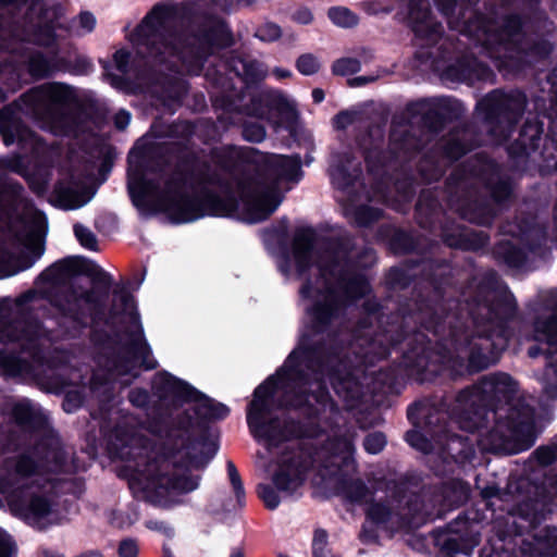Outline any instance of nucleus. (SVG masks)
<instances>
[{"label":"nucleus","instance_id":"obj_37","mask_svg":"<svg viewBox=\"0 0 557 557\" xmlns=\"http://www.w3.org/2000/svg\"><path fill=\"white\" fill-rule=\"evenodd\" d=\"M359 62L355 59L346 58L336 61L333 65V72L338 75H347L359 70Z\"/></svg>","mask_w":557,"mask_h":557},{"label":"nucleus","instance_id":"obj_20","mask_svg":"<svg viewBox=\"0 0 557 557\" xmlns=\"http://www.w3.org/2000/svg\"><path fill=\"white\" fill-rule=\"evenodd\" d=\"M92 304L94 293L81 287L70 288L58 301L60 309L74 319H77L78 314L90 308Z\"/></svg>","mask_w":557,"mask_h":557},{"label":"nucleus","instance_id":"obj_24","mask_svg":"<svg viewBox=\"0 0 557 557\" xmlns=\"http://www.w3.org/2000/svg\"><path fill=\"white\" fill-rule=\"evenodd\" d=\"M508 437L519 442L520 437H523L522 443L519 446V450L529 448L534 443V421L532 418L512 421L509 425Z\"/></svg>","mask_w":557,"mask_h":557},{"label":"nucleus","instance_id":"obj_2","mask_svg":"<svg viewBox=\"0 0 557 557\" xmlns=\"http://www.w3.org/2000/svg\"><path fill=\"white\" fill-rule=\"evenodd\" d=\"M307 334L301 335L299 346L288 356L275 377L268 379L257 387L248 411L247 423L252 435L263 443L270 454H275L281 445L300 436L301 430L295 423L272 420L263 423L270 412L273 399H280V407H301L304 403L326 407L329 397L321 382L324 363L320 352L307 345Z\"/></svg>","mask_w":557,"mask_h":557},{"label":"nucleus","instance_id":"obj_40","mask_svg":"<svg viewBox=\"0 0 557 557\" xmlns=\"http://www.w3.org/2000/svg\"><path fill=\"white\" fill-rule=\"evenodd\" d=\"M15 132H16V134H13L9 129H5L3 132V141H4L5 145H11V144H13L15 141H18V143L20 141H25L28 137H32L30 132H28L27 129H25L21 125H16Z\"/></svg>","mask_w":557,"mask_h":557},{"label":"nucleus","instance_id":"obj_59","mask_svg":"<svg viewBox=\"0 0 557 557\" xmlns=\"http://www.w3.org/2000/svg\"><path fill=\"white\" fill-rule=\"evenodd\" d=\"M280 268H281V271L284 272L286 275L290 274L292 270L288 267L281 264Z\"/></svg>","mask_w":557,"mask_h":557},{"label":"nucleus","instance_id":"obj_21","mask_svg":"<svg viewBox=\"0 0 557 557\" xmlns=\"http://www.w3.org/2000/svg\"><path fill=\"white\" fill-rule=\"evenodd\" d=\"M444 437L448 441L447 450L449 453L453 449L450 447L453 444L460 445L459 437L457 436L448 438L447 435L445 434ZM406 440L410 446L424 454L436 453L440 456H444V454L446 453V447L443 444L442 435L433 436V442L431 443L428 438H425V436L420 431L411 430L407 433Z\"/></svg>","mask_w":557,"mask_h":557},{"label":"nucleus","instance_id":"obj_12","mask_svg":"<svg viewBox=\"0 0 557 557\" xmlns=\"http://www.w3.org/2000/svg\"><path fill=\"white\" fill-rule=\"evenodd\" d=\"M548 319H537L534 326V338L549 346V364L545 370L542 383L548 398L557 397V290L548 293L545 305Z\"/></svg>","mask_w":557,"mask_h":557},{"label":"nucleus","instance_id":"obj_50","mask_svg":"<svg viewBox=\"0 0 557 557\" xmlns=\"http://www.w3.org/2000/svg\"><path fill=\"white\" fill-rule=\"evenodd\" d=\"M374 81H375V77H373V76H359V77L350 79L349 84L351 86H360V85L368 84V83H371Z\"/></svg>","mask_w":557,"mask_h":557},{"label":"nucleus","instance_id":"obj_34","mask_svg":"<svg viewBox=\"0 0 557 557\" xmlns=\"http://www.w3.org/2000/svg\"><path fill=\"white\" fill-rule=\"evenodd\" d=\"M281 36V29L273 23H264L256 30V37L262 41H274Z\"/></svg>","mask_w":557,"mask_h":557},{"label":"nucleus","instance_id":"obj_26","mask_svg":"<svg viewBox=\"0 0 557 557\" xmlns=\"http://www.w3.org/2000/svg\"><path fill=\"white\" fill-rule=\"evenodd\" d=\"M330 380L336 394L347 400V403H349L350 398L352 399L356 395H358L356 383L350 376L341 379L335 374H331ZM348 406L351 407L352 404H348Z\"/></svg>","mask_w":557,"mask_h":557},{"label":"nucleus","instance_id":"obj_14","mask_svg":"<svg viewBox=\"0 0 557 557\" xmlns=\"http://www.w3.org/2000/svg\"><path fill=\"white\" fill-rule=\"evenodd\" d=\"M164 395H172L181 400L195 401L196 411L200 417L207 419H223L228 414V408L206 397L186 382L178 380L170 374H163L159 377Z\"/></svg>","mask_w":557,"mask_h":557},{"label":"nucleus","instance_id":"obj_8","mask_svg":"<svg viewBox=\"0 0 557 557\" xmlns=\"http://www.w3.org/2000/svg\"><path fill=\"white\" fill-rule=\"evenodd\" d=\"M65 7L57 0H37V47L45 46L48 51L42 54L37 50V78L49 75L59 67L55 42L67 32L85 35L94 30L96 18L89 12H82L67 28Z\"/></svg>","mask_w":557,"mask_h":557},{"label":"nucleus","instance_id":"obj_64","mask_svg":"<svg viewBox=\"0 0 557 557\" xmlns=\"http://www.w3.org/2000/svg\"><path fill=\"white\" fill-rule=\"evenodd\" d=\"M554 219H555V223H556V227H557V205H556V209H555V213H554Z\"/></svg>","mask_w":557,"mask_h":557},{"label":"nucleus","instance_id":"obj_32","mask_svg":"<svg viewBox=\"0 0 557 557\" xmlns=\"http://www.w3.org/2000/svg\"><path fill=\"white\" fill-rule=\"evenodd\" d=\"M345 493L354 502H367L368 498V490L361 481L350 482L345 487Z\"/></svg>","mask_w":557,"mask_h":557},{"label":"nucleus","instance_id":"obj_45","mask_svg":"<svg viewBox=\"0 0 557 557\" xmlns=\"http://www.w3.org/2000/svg\"><path fill=\"white\" fill-rule=\"evenodd\" d=\"M354 121V115L349 112H342L334 119V125L336 128H345Z\"/></svg>","mask_w":557,"mask_h":557},{"label":"nucleus","instance_id":"obj_53","mask_svg":"<svg viewBox=\"0 0 557 557\" xmlns=\"http://www.w3.org/2000/svg\"><path fill=\"white\" fill-rule=\"evenodd\" d=\"M312 98H313L314 102H317V103L321 102L324 99L323 90L319 89V88L314 89L312 91Z\"/></svg>","mask_w":557,"mask_h":557},{"label":"nucleus","instance_id":"obj_39","mask_svg":"<svg viewBox=\"0 0 557 557\" xmlns=\"http://www.w3.org/2000/svg\"><path fill=\"white\" fill-rule=\"evenodd\" d=\"M258 494L264 502L265 506L270 509H274L278 506L280 499L276 492L269 485H259Z\"/></svg>","mask_w":557,"mask_h":557},{"label":"nucleus","instance_id":"obj_51","mask_svg":"<svg viewBox=\"0 0 557 557\" xmlns=\"http://www.w3.org/2000/svg\"><path fill=\"white\" fill-rule=\"evenodd\" d=\"M36 419H37V437H38L41 432L46 431V419L38 411H37Z\"/></svg>","mask_w":557,"mask_h":557},{"label":"nucleus","instance_id":"obj_57","mask_svg":"<svg viewBox=\"0 0 557 557\" xmlns=\"http://www.w3.org/2000/svg\"><path fill=\"white\" fill-rule=\"evenodd\" d=\"M11 273L7 271L1 264H0V278L9 276Z\"/></svg>","mask_w":557,"mask_h":557},{"label":"nucleus","instance_id":"obj_60","mask_svg":"<svg viewBox=\"0 0 557 557\" xmlns=\"http://www.w3.org/2000/svg\"><path fill=\"white\" fill-rule=\"evenodd\" d=\"M36 190H37V196H39V195H41L44 193V187L39 184L38 181H37Z\"/></svg>","mask_w":557,"mask_h":557},{"label":"nucleus","instance_id":"obj_31","mask_svg":"<svg viewBox=\"0 0 557 557\" xmlns=\"http://www.w3.org/2000/svg\"><path fill=\"white\" fill-rule=\"evenodd\" d=\"M244 76L247 81L256 82L259 79H262L267 75V70L264 66L257 62V61H250L247 63H244Z\"/></svg>","mask_w":557,"mask_h":557},{"label":"nucleus","instance_id":"obj_28","mask_svg":"<svg viewBox=\"0 0 557 557\" xmlns=\"http://www.w3.org/2000/svg\"><path fill=\"white\" fill-rule=\"evenodd\" d=\"M74 234L83 247L89 250H98V242L95 234L82 224L74 225Z\"/></svg>","mask_w":557,"mask_h":557},{"label":"nucleus","instance_id":"obj_43","mask_svg":"<svg viewBox=\"0 0 557 557\" xmlns=\"http://www.w3.org/2000/svg\"><path fill=\"white\" fill-rule=\"evenodd\" d=\"M129 58H131V54L125 50H119L114 53V55H113L114 64L121 73L128 72Z\"/></svg>","mask_w":557,"mask_h":557},{"label":"nucleus","instance_id":"obj_36","mask_svg":"<svg viewBox=\"0 0 557 557\" xmlns=\"http://www.w3.org/2000/svg\"><path fill=\"white\" fill-rule=\"evenodd\" d=\"M386 444L385 436L382 433H371L364 438V449L370 454L380 453Z\"/></svg>","mask_w":557,"mask_h":557},{"label":"nucleus","instance_id":"obj_58","mask_svg":"<svg viewBox=\"0 0 557 557\" xmlns=\"http://www.w3.org/2000/svg\"><path fill=\"white\" fill-rule=\"evenodd\" d=\"M58 271L57 267H52L49 271L41 274V277H47L50 273H54Z\"/></svg>","mask_w":557,"mask_h":557},{"label":"nucleus","instance_id":"obj_6","mask_svg":"<svg viewBox=\"0 0 557 557\" xmlns=\"http://www.w3.org/2000/svg\"><path fill=\"white\" fill-rule=\"evenodd\" d=\"M516 301L513 295L502 287L488 294V300L478 305L473 320L480 333L486 335L474 343L469 366L479 371L494 364L508 342L506 321L513 315Z\"/></svg>","mask_w":557,"mask_h":557},{"label":"nucleus","instance_id":"obj_5","mask_svg":"<svg viewBox=\"0 0 557 557\" xmlns=\"http://www.w3.org/2000/svg\"><path fill=\"white\" fill-rule=\"evenodd\" d=\"M35 292L28 290L11 306L0 301V374L24 377L32 373L35 359Z\"/></svg>","mask_w":557,"mask_h":557},{"label":"nucleus","instance_id":"obj_3","mask_svg":"<svg viewBox=\"0 0 557 557\" xmlns=\"http://www.w3.org/2000/svg\"><path fill=\"white\" fill-rule=\"evenodd\" d=\"M346 252L320 242L312 228H300L294 238L293 265L299 276L318 274L301 287V297L314 332H320L339 311L346 299H356L370 290L364 276L350 272Z\"/></svg>","mask_w":557,"mask_h":557},{"label":"nucleus","instance_id":"obj_25","mask_svg":"<svg viewBox=\"0 0 557 557\" xmlns=\"http://www.w3.org/2000/svg\"><path fill=\"white\" fill-rule=\"evenodd\" d=\"M37 529H44L50 524L57 523L59 518L53 509L50 497H39L37 495Z\"/></svg>","mask_w":557,"mask_h":557},{"label":"nucleus","instance_id":"obj_62","mask_svg":"<svg viewBox=\"0 0 557 557\" xmlns=\"http://www.w3.org/2000/svg\"><path fill=\"white\" fill-rule=\"evenodd\" d=\"M36 468H37V476L39 475V469H42L44 468V465L37 460V465H36Z\"/></svg>","mask_w":557,"mask_h":557},{"label":"nucleus","instance_id":"obj_19","mask_svg":"<svg viewBox=\"0 0 557 557\" xmlns=\"http://www.w3.org/2000/svg\"><path fill=\"white\" fill-rule=\"evenodd\" d=\"M274 101L275 107L269 110L267 116L262 112L260 117L268 120L275 127L282 126L290 131L294 129L298 119L295 103L282 95H278Z\"/></svg>","mask_w":557,"mask_h":557},{"label":"nucleus","instance_id":"obj_22","mask_svg":"<svg viewBox=\"0 0 557 557\" xmlns=\"http://www.w3.org/2000/svg\"><path fill=\"white\" fill-rule=\"evenodd\" d=\"M479 543V533L471 532V534L466 537L453 534L442 543V546L451 557H457L458 555L470 556Z\"/></svg>","mask_w":557,"mask_h":557},{"label":"nucleus","instance_id":"obj_42","mask_svg":"<svg viewBox=\"0 0 557 557\" xmlns=\"http://www.w3.org/2000/svg\"><path fill=\"white\" fill-rule=\"evenodd\" d=\"M138 545L134 540H124L119 546L120 557H137Z\"/></svg>","mask_w":557,"mask_h":557},{"label":"nucleus","instance_id":"obj_56","mask_svg":"<svg viewBox=\"0 0 557 557\" xmlns=\"http://www.w3.org/2000/svg\"><path fill=\"white\" fill-rule=\"evenodd\" d=\"M230 557H244V553L239 548H234L230 555Z\"/></svg>","mask_w":557,"mask_h":557},{"label":"nucleus","instance_id":"obj_7","mask_svg":"<svg viewBox=\"0 0 557 557\" xmlns=\"http://www.w3.org/2000/svg\"><path fill=\"white\" fill-rule=\"evenodd\" d=\"M451 28L466 33L478 44L484 47L488 54L495 59H512L524 52L527 55H545L552 50L547 42L534 46L529 52L525 51V38L521 33V21L518 16H508L499 22L485 21L478 17L475 21L465 22L459 26L458 22L448 20Z\"/></svg>","mask_w":557,"mask_h":557},{"label":"nucleus","instance_id":"obj_4","mask_svg":"<svg viewBox=\"0 0 557 557\" xmlns=\"http://www.w3.org/2000/svg\"><path fill=\"white\" fill-rule=\"evenodd\" d=\"M352 441V433L334 431L326 440H319V443H326L314 456L307 451L312 446L309 443H304L298 448L286 446L272 466L274 484L281 491L293 493L301 486L308 471L313 467H317L323 480L333 476L342 480L352 474L356 470Z\"/></svg>","mask_w":557,"mask_h":557},{"label":"nucleus","instance_id":"obj_54","mask_svg":"<svg viewBox=\"0 0 557 557\" xmlns=\"http://www.w3.org/2000/svg\"><path fill=\"white\" fill-rule=\"evenodd\" d=\"M459 424H460L461 429H465V430L470 431V432L478 428L476 423L470 424L468 422L459 421Z\"/></svg>","mask_w":557,"mask_h":557},{"label":"nucleus","instance_id":"obj_33","mask_svg":"<svg viewBox=\"0 0 557 557\" xmlns=\"http://www.w3.org/2000/svg\"><path fill=\"white\" fill-rule=\"evenodd\" d=\"M37 259L45 251V237L48 231V222L46 216L37 211Z\"/></svg>","mask_w":557,"mask_h":557},{"label":"nucleus","instance_id":"obj_10","mask_svg":"<svg viewBox=\"0 0 557 557\" xmlns=\"http://www.w3.org/2000/svg\"><path fill=\"white\" fill-rule=\"evenodd\" d=\"M221 41L215 42L213 35L203 37L188 36L184 39L173 34V37H166L165 40H157L154 46H136L137 52L152 59L154 62L174 63L170 58H175L182 62L187 72L198 74L202 67L206 57L213 51L215 46H227L230 44L228 35L223 25L219 26Z\"/></svg>","mask_w":557,"mask_h":557},{"label":"nucleus","instance_id":"obj_29","mask_svg":"<svg viewBox=\"0 0 557 557\" xmlns=\"http://www.w3.org/2000/svg\"><path fill=\"white\" fill-rule=\"evenodd\" d=\"M47 446L49 447L46 455L47 459L53 460V470H58L62 465V454L59 446V440L49 431Z\"/></svg>","mask_w":557,"mask_h":557},{"label":"nucleus","instance_id":"obj_16","mask_svg":"<svg viewBox=\"0 0 557 557\" xmlns=\"http://www.w3.org/2000/svg\"><path fill=\"white\" fill-rule=\"evenodd\" d=\"M112 315L119 317L123 323L133 324L138 330L139 334L134 345L135 357L145 369H153L157 362L150 357V347L141 337L134 298L125 292L116 294L113 299Z\"/></svg>","mask_w":557,"mask_h":557},{"label":"nucleus","instance_id":"obj_55","mask_svg":"<svg viewBox=\"0 0 557 557\" xmlns=\"http://www.w3.org/2000/svg\"><path fill=\"white\" fill-rule=\"evenodd\" d=\"M274 74L278 78H285V77H288L290 73L287 70H280V69H277V70L274 71Z\"/></svg>","mask_w":557,"mask_h":557},{"label":"nucleus","instance_id":"obj_18","mask_svg":"<svg viewBox=\"0 0 557 557\" xmlns=\"http://www.w3.org/2000/svg\"><path fill=\"white\" fill-rule=\"evenodd\" d=\"M516 391V383L506 373H497L482 379V381L473 387L472 394L483 397H507Z\"/></svg>","mask_w":557,"mask_h":557},{"label":"nucleus","instance_id":"obj_1","mask_svg":"<svg viewBox=\"0 0 557 557\" xmlns=\"http://www.w3.org/2000/svg\"><path fill=\"white\" fill-rule=\"evenodd\" d=\"M300 159L272 154L264 157V165L257 178L242 187L240 200L230 197L207 196L203 201L184 193L181 178L160 176L157 181L129 174L128 189L138 208L165 212L174 223L193 222L205 215L236 216L257 223L270 216L281 205L283 193L297 182Z\"/></svg>","mask_w":557,"mask_h":557},{"label":"nucleus","instance_id":"obj_41","mask_svg":"<svg viewBox=\"0 0 557 557\" xmlns=\"http://www.w3.org/2000/svg\"><path fill=\"white\" fill-rule=\"evenodd\" d=\"M535 457L541 465H549L557 459V446L541 447L536 449Z\"/></svg>","mask_w":557,"mask_h":557},{"label":"nucleus","instance_id":"obj_17","mask_svg":"<svg viewBox=\"0 0 557 557\" xmlns=\"http://www.w3.org/2000/svg\"><path fill=\"white\" fill-rule=\"evenodd\" d=\"M91 198L92 194L84 187L72 184H59L49 195L48 200L57 208L75 210L85 206Z\"/></svg>","mask_w":557,"mask_h":557},{"label":"nucleus","instance_id":"obj_11","mask_svg":"<svg viewBox=\"0 0 557 557\" xmlns=\"http://www.w3.org/2000/svg\"><path fill=\"white\" fill-rule=\"evenodd\" d=\"M188 468L175 467L169 476L170 463L165 460L153 461L146 466L131 482L133 488L144 493L145 498L152 503H161L172 494L188 493L197 488L198 478L189 473Z\"/></svg>","mask_w":557,"mask_h":557},{"label":"nucleus","instance_id":"obj_46","mask_svg":"<svg viewBox=\"0 0 557 557\" xmlns=\"http://www.w3.org/2000/svg\"><path fill=\"white\" fill-rule=\"evenodd\" d=\"M131 122V114L127 111L121 110L114 116L115 126L119 129H124Z\"/></svg>","mask_w":557,"mask_h":557},{"label":"nucleus","instance_id":"obj_47","mask_svg":"<svg viewBox=\"0 0 557 557\" xmlns=\"http://www.w3.org/2000/svg\"><path fill=\"white\" fill-rule=\"evenodd\" d=\"M129 400L136 406H144L148 400V394L143 391H132Z\"/></svg>","mask_w":557,"mask_h":557},{"label":"nucleus","instance_id":"obj_30","mask_svg":"<svg viewBox=\"0 0 557 557\" xmlns=\"http://www.w3.org/2000/svg\"><path fill=\"white\" fill-rule=\"evenodd\" d=\"M297 69L304 75H312L320 69L319 60L312 54H304L297 60Z\"/></svg>","mask_w":557,"mask_h":557},{"label":"nucleus","instance_id":"obj_9","mask_svg":"<svg viewBox=\"0 0 557 557\" xmlns=\"http://www.w3.org/2000/svg\"><path fill=\"white\" fill-rule=\"evenodd\" d=\"M75 94L72 88L60 83H46L37 86V120H42L41 127L55 135L78 136L91 132L94 122L82 120L71 112Z\"/></svg>","mask_w":557,"mask_h":557},{"label":"nucleus","instance_id":"obj_61","mask_svg":"<svg viewBox=\"0 0 557 557\" xmlns=\"http://www.w3.org/2000/svg\"><path fill=\"white\" fill-rule=\"evenodd\" d=\"M461 153H463V149H460V150H458L457 152L449 151V154H450L451 157H457L458 154H461Z\"/></svg>","mask_w":557,"mask_h":557},{"label":"nucleus","instance_id":"obj_15","mask_svg":"<svg viewBox=\"0 0 557 557\" xmlns=\"http://www.w3.org/2000/svg\"><path fill=\"white\" fill-rule=\"evenodd\" d=\"M367 516L371 522L391 532L419 528L425 521L417 500L398 512L391 511L382 504H372L367 509Z\"/></svg>","mask_w":557,"mask_h":557},{"label":"nucleus","instance_id":"obj_35","mask_svg":"<svg viewBox=\"0 0 557 557\" xmlns=\"http://www.w3.org/2000/svg\"><path fill=\"white\" fill-rule=\"evenodd\" d=\"M243 135L249 141L260 143L265 138V129L258 123H246Z\"/></svg>","mask_w":557,"mask_h":557},{"label":"nucleus","instance_id":"obj_13","mask_svg":"<svg viewBox=\"0 0 557 557\" xmlns=\"http://www.w3.org/2000/svg\"><path fill=\"white\" fill-rule=\"evenodd\" d=\"M177 16V7L172 3H161L156 5L145 17L141 24L132 35V41L135 46H147V48L157 44V40H165L166 37H173L172 29Z\"/></svg>","mask_w":557,"mask_h":557},{"label":"nucleus","instance_id":"obj_52","mask_svg":"<svg viewBox=\"0 0 557 557\" xmlns=\"http://www.w3.org/2000/svg\"><path fill=\"white\" fill-rule=\"evenodd\" d=\"M442 33V27L440 25H435L432 27V30L428 35L430 41H435L436 37Z\"/></svg>","mask_w":557,"mask_h":557},{"label":"nucleus","instance_id":"obj_48","mask_svg":"<svg viewBox=\"0 0 557 557\" xmlns=\"http://www.w3.org/2000/svg\"><path fill=\"white\" fill-rule=\"evenodd\" d=\"M18 239L25 245L32 247L35 243V231L33 225L27 226L26 234H18Z\"/></svg>","mask_w":557,"mask_h":557},{"label":"nucleus","instance_id":"obj_27","mask_svg":"<svg viewBox=\"0 0 557 557\" xmlns=\"http://www.w3.org/2000/svg\"><path fill=\"white\" fill-rule=\"evenodd\" d=\"M331 21L341 27H351L358 23L357 16L347 8L335 7L329 10Z\"/></svg>","mask_w":557,"mask_h":557},{"label":"nucleus","instance_id":"obj_44","mask_svg":"<svg viewBox=\"0 0 557 557\" xmlns=\"http://www.w3.org/2000/svg\"><path fill=\"white\" fill-rule=\"evenodd\" d=\"M14 546L11 537L5 533H0V557H12Z\"/></svg>","mask_w":557,"mask_h":557},{"label":"nucleus","instance_id":"obj_63","mask_svg":"<svg viewBox=\"0 0 557 557\" xmlns=\"http://www.w3.org/2000/svg\"><path fill=\"white\" fill-rule=\"evenodd\" d=\"M530 356L534 357L537 355V351L535 349H530Z\"/></svg>","mask_w":557,"mask_h":557},{"label":"nucleus","instance_id":"obj_49","mask_svg":"<svg viewBox=\"0 0 557 557\" xmlns=\"http://www.w3.org/2000/svg\"><path fill=\"white\" fill-rule=\"evenodd\" d=\"M294 18L300 24H308L312 21V14L308 9H300L295 13Z\"/></svg>","mask_w":557,"mask_h":557},{"label":"nucleus","instance_id":"obj_23","mask_svg":"<svg viewBox=\"0 0 557 557\" xmlns=\"http://www.w3.org/2000/svg\"><path fill=\"white\" fill-rule=\"evenodd\" d=\"M347 163L349 168L352 170V173H349L348 168H346L344 162L337 158H334L332 160V164L330 168V174L333 184L342 190L348 188L360 173V169L356 165H352L349 159H347Z\"/></svg>","mask_w":557,"mask_h":557},{"label":"nucleus","instance_id":"obj_38","mask_svg":"<svg viewBox=\"0 0 557 557\" xmlns=\"http://www.w3.org/2000/svg\"><path fill=\"white\" fill-rule=\"evenodd\" d=\"M227 473H228V478L232 483L234 493H235L238 502L240 503L245 495L244 487H243L239 474L237 472V469L232 461L227 462Z\"/></svg>","mask_w":557,"mask_h":557}]
</instances>
